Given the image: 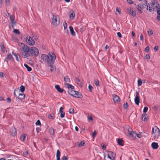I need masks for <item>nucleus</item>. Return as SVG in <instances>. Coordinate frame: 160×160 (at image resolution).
<instances>
[{
  "instance_id": "25",
  "label": "nucleus",
  "mask_w": 160,
  "mask_h": 160,
  "mask_svg": "<svg viewBox=\"0 0 160 160\" xmlns=\"http://www.w3.org/2000/svg\"><path fill=\"white\" fill-rule=\"evenodd\" d=\"M11 22L12 24H15V22L14 21V16L13 15H11L10 17Z\"/></svg>"
},
{
  "instance_id": "4",
  "label": "nucleus",
  "mask_w": 160,
  "mask_h": 160,
  "mask_svg": "<svg viewBox=\"0 0 160 160\" xmlns=\"http://www.w3.org/2000/svg\"><path fill=\"white\" fill-rule=\"evenodd\" d=\"M152 136L154 139H157L160 136V130L157 126L153 127L152 129Z\"/></svg>"
},
{
  "instance_id": "15",
  "label": "nucleus",
  "mask_w": 160,
  "mask_h": 160,
  "mask_svg": "<svg viewBox=\"0 0 160 160\" xmlns=\"http://www.w3.org/2000/svg\"><path fill=\"white\" fill-rule=\"evenodd\" d=\"M74 96L78 98H81L82 97L81 93L78 91H75Z\"/></svg>"
},
{
  "instance_id": "13",
  "label": "nucleus",
  "mask_w": 160,
  "mask_h": 160,
  "mask_svg": "<svg viewBox=\"0 0 160 160\" xmlns=\"http://www.w3.org/2000/svg\"><path fill=\"white\" fill-rule=\"evenodd\" d=\"M10 133L11 135L12 136H15L17 134V131L15 128L12 127L11 128L10 130Z\"/></svg>"
},
{
  "instance_id": "39",
  "label": "nucleus",
  "mask_w": 160,
  "mask_h": 160,
  "mask_svg": "<svg viewBox=\"0 0 160 160\" xmlns=\"http://www.w3.org/2000/svg\"><path fill=\"white\" fill-rule=\"evenodd\" d=\"M74 109L73 108H71L69 109V112L71 114H72L74 112Z\"/></svg>"
},
{
  "instance_id": "34",
  "label": "nucleus",
  "mask_w": 160,
  "mask_h": 160,
  "mask_svg": "<svg viewBox=\"0 0 160 160\" xmlns=\"http://www.w3.org/2000/svg\"><path fill=\"white\" fill-rule=\"evenodd\" d=\"M67 85L68 87L69 88V89H74V86L71 84H67Z\"/></svg>"
},
{
  "instance_id": "61",
  "label": "nucleus",
  "mask_w": 160,
  "mask_h": 160,
  "mask_svg": "<svg viewBox=\"0 0 160 160\" xmlns=\"http://www.w3.org/2000/svg\"><path fill=\"white\" fill-rule=\"evenodd\" d=\"M140 39L141 41H142L143 40V38L142 34H141L140 36Z\"/></svg>"
},
{
  "instance_id": "27",
  "label": "nucleus",
  "mask_w": 160,
  "mask_h": 160,
  "mask_svg": "<svg viewBox=\"0 0 160 160\" xmlns=\"http://www.w3.org/2000/svg\"><path fill=\"white\" fill-rule=\"evenodd\" d=\"M13 54L14 55L16 59L18 61H19L20 60V57L19 55L14 53L13 52Z\"/></svg>"
},
{
  "instance_id": "22",
  "label": "nucleus",
  "mask_w": 160,
  "mask_h": 160,
  "mask_svg": "<svg viewBox=\"0 0 160 160\" xmlns=\"http://www.w3.org/2000/svg\"><path fill=\"white\" fill-rule=\"evenodd\" d=\"M76 82L79 86H82V83L80 80L78 78H75Z\"/></svg>"
},
{
  "instance_id": "31",
  "label": "nucleus",
  "mask_w": 160,
  "mask_h": 160,
  "mask_svg": "<svg viewBox=\"0 0 160 160\" xmlns=\"http://www.w3.org/2000/svg\"><path fill=\"white\" fill-rule=\"evenodd\" d=\"M54 130L52 128H50L49 130V132L51 135H53L54 133Z\"/></svg>"
},
{
  "instance_id": "58",
  "label": "nucleus",
  "mask_w": 160,
  "mask_h": 160,
  "mask_svg": "<svg viewBox=\"0 0 160 160\" xmlns=\"http://www.w3.org/2000/svg\"><path fill=\"white\" fill-rule=\"evenodd\" d=\"M96 134V131H94V132H93L92 133V136L93 137V138H94L95 137Z\"/></svg>"
},
{
  "instance_id": "57",
  "label": "nucleus",
  "mask_w": 160,
  "mask_h": 160,
  "mask_svg": "<svg viewBox=\"0 0 160 160\" xmlns=\"http://www.w3.org/2000/svg\"><path fill=\"white\" fill-rule=\"evenodd\" d=\"M128 2L130 4H132L133 3V2L132 0H127Z\"/></svg>"
},
{
  "instance_id": "47",
  "label": "nucleus",
  "mask_w": 160,
  "mask_h": 160,
  "mask_svg": "<svg viewBox=\"0 0 160 160\" xmlns=\"http://www.w3.org/2000/svg\"><path fill=\"white\" fill-rule=\"evenodd\" d=\"M36 125H41V122L39 120H38L35 123Z\"/></svg>"
},
{
  "instance_id": "16",
  "label": "nucleus",
  "mask_w": 160,
  "mask_h": 160,
  "mask_svg": "<svg viewBox=\"0 0 160 160\" xmlns=\"http://www.w3.org/2000/svg\"><path fill=\"white\" fill-rule=\"evenodd\" d=\"M5 59L8 62V60H10L12 61H14V59L11 54H8L7 58H6Z\"/></svg>"
},
{
  "instance_id": "64",
  "label": "nucleus",
  "mask_w": 160,
  "mask_h": 160,
  "mask_svg": "<svg viewBox=\"0 0 160 160\" xmlns=\"http://www.w3.org/2000/svg\"><path fill=\"white\" fill-rule=\"evenodd\" d=\"M3 73L2 72H0V76L1 77H3Z\"/></svg>"
},
{
  "instance_id": "19",
  "label": "nucleus",
  "mask_w": 160,
  "mask_h": 160,
  "mask_svg": "<svg viewBox=\"0 0 160 160\" xmlns=\"http://www.w3.org/2000/svg\"><path fill=\"white\" fill-rule=\"evenodd\" d=\"M136 8L139 11V13H141L142 12V10L143 9V8L141 5H136Z\"/></svg>"
},
{
  "instance_id": "17",
  "label": "nucleus",
  "mask_w": 160,
  "mask_h": 160,
  "mask_svg": "<svg viewBox=\"0 0 160 160\" xmlns=\"http://www.w3.org/2000/svg\"><path fill=\"white\" fill-rule=\"evenodd\" d=\"M18 98L20 99H23L25 97V95L23 94V92L21 93H18Z\"/></svg>"
},
{
  "instance_id": "20",
  "label": "nucleus",
  "mask_w": 160,
  "mask_h": 160,
  "mask_svg": "<svg viewBox=\"0 0 160 160\" xmlns=\"http://www.w3.org/2000/svg\"><path fill=\"white\" fill-rule=\"evenodd\" d=\"M55 88L57 90L60 92H62L63 91V89L61 88L58 85H56L55 86Z\"/></svg>"
},
{
  "instance_id": "42",
  "label": "nucleus",
  "mask_w": 160,
  "mask_h": 160,
  "mask_svg": "<svg viewBox=\"0 0 160 160\" xmlns=\"http://www.w3.org/2000/svg\"><path fill=\"white\" fill-rule=\"evenodd\" d=\"M148 110V108L147 107H145L143 109V112L144 113L146 112Z\"/></svg>"
},
{
  "instance_id": "1",
  "label": "nucleus",
  "mask_w": 160,
  "mask_h": 160,
  "mask_svg": "<svg viewBox=\"0 0 160 160\" xmlns=\"http://www.w3.org/2000/svg\"><path fill=\"white\" fill-rule=\"evenodd\" d=\"M41 59L44 62L48 63V66L50 67L51 72H54L56 71V68L53 66L56 58L55 54L52 52H49L48 55L42 54L41 56Z\"/></svg>"
},
{
  "instance_id": "52",
  "label": "nucleus",
  "mask_w": 160,
  "mask_h": 160,
  "mask_svg": "<svg viewBox=\"0 0 160 160\" xmlns=\"http://www.w3.org/2000/svg\"><path fill=\"white\" fill-rule=\"evenodd\" d=\"M62 160H68V158L67 156H64L62 158Z\"/></svg>"
},
{
  "instance_id": "40",
  "label": "nucleus",
  "mask_w": 160,
  "mask_h": 160,
  "mask_svg": "<svg viewBox=\"0 0 160 160\" xmlns=\"http://www.w3.org/2000/svg\"><path fill=\"white\" fill-rule=\"evenodd\" d=\"M32 38L34 40V41H35V40L36 41L38 40V37L36 35H34L32 37Z\"/></svg>"
},
{
  "instance_id": "24",
  "label": "nucleus",
  "mask_w": 160,
  "mask_h": 160,
  "mask_svg": "<svg viewBox=\"0 0 160 160\" xmlns=\"http://www.w3.org/2000/svg\"><path fill=\"white\" fill-rule=\"evenodd\" d=\"M148 115L146 113H144L142 114V119L144 121H146L147 120Z\"/></svg>"
},
{
  "instance_id": "44",
  "label": "nucleus",
  "mask_w": 160,
  "mask_h": 160,
  "mask_svg": "<svg viewBox=\"0 0 160 160\" xmlns=\"http://www.w3.org/2000/svg\"><path fill=\"white\" fill-rule=\"evenodd\" d=\"M128 107V104L127 102L124 103L123 105V107L125 109H127Z\"/></svg>"
},
{
  "instance_id": "54",
  "label": "nucleus",
  "mask_w": 160,
  "mask_h": 160,
  "mask_svg": "<svg viewBox=\"0 0 160 160\" xmlns=\"http://www.w3.org/2000/svg\"><path fill=\"white\" fill-rule=\"evenodd\" d=\"M149 49V48L148 47H147L145 49V51L147 52H148Z\"/></svg>"
},
{
  "instance_id": "46",
  "label": "nucleus",
  "mask_w": 160,
  "mask_h": 160,
  "mask_svg": "<svg viewBox=\"0 0 160 160\" xmlns=\"http://www.w3.org/2000/svg\"><path fill=\"white\" fill-rule=\"evenodd\" d=\"M157 9V13H160V5L159 4V6H158V7Z\"/></svg>"
},
{
  "instance_id": "2",
  "label": "nucleus",
  "mask_w": 160,
  "mask_h": 160,
  "mask_svg": "<svg viewBox=\"0 0 160 160\" xmlns=\"http://www.w3.org/2000/svg\"><path fill=\"white\" fill-rule=\"evenodd\" d=\"M18 45L19 46V51L24 58H26L30 56V48L26 45L20 43Z\"/></svg>"
},
{
  "instance_id": "9",
  "label": "nucleus",
  "mask_w": 160,
  "mask_h": 160,
  "mask_svg": "<svg viewBox=\"0 0 160 160\" xmlns=\"http://www.w3.org/2000/svg\"><path fill=\"white\" fill-rule=\"evenodd\" d=\"M107 152L108 153V158L110 160H115L116 154L114 152L108 151H107Z\"/></svg>"
},
{
  "instance_id": "14",
  "label": "nucleus",
  "mask_w": 160,
  "mask_h": 160,
  "mask_svg": "<svg viewBox=\"0 0 160 160\" xmlns=\"http://www.w3.org/2000/svg\"><path fill=\"white\" fill-rule=\"evenodd\" d=\"M69 18L70 19L72 20L74 19L75 16V13L73 10H71L69 12Z\"/></svg>"
},
{
  "instance_id": "36",
  "label": "nucleus",
  "mask_w": 160,
  "mask_h": 160,
  "mask_svg": "<svg viewBox=\"0 0 160 160\" xmlns=\"http://www.w3.org/2000/svg\"><path fill=\"white\" fill-rule=\"evenodd\" d=\"M84 143L85 142L84 141H82L78 144V146L79 147H81L83 146L84 144Z\"/></svg>"
},
{
  "instance_id": "56",
  "label": "nucleus",
  "mask_w": 160,
  "mask_h": 160,
  "mask_svg": "<svg viewBox=\"0 0 160 160\" xmlns=\"http://www.w3.org/2000/svg\"><path fill=\"white\" fill-rule=\"evenodd\" d=\"M18 91H19V90H15L14 91V95L17 98H18V95H16V92H18Z\"/></svg>"
},
{
  "instance_id": "12",
  "label": "nucleus",
  "mask_w": 160,
  "mask_h": 160,
  "mask_svg": "<svg viewBox=\"0 0 160 160\" xmlns=\"http://www.w3.org/2000/svg\"><path fill=\"white\" fill-rule=\"evenodd\" d=\"M113 99L115 103H118L120 102V98L117 95L114 94L113 95Z\"/></svg>"
},
{
  "instance_id": "29",
  "label": "nucleus",
  "mask_w": 160,
  "mask_h": 160,
  "mask_svg": "<svg viewBox=\"0 0 160 160\" xmlns=\"http://www.w3.org/2000/svg\"><path fill=\"white\" fill-rule=\"evenodd\" d=\"M24 65L25 67L27 69V70L28 71L30 72L32 70V68L30 67H29L27 64H24Z\"/></svg>"
},
{
  "instance_id": "3",
  "label": "nucleus",
  "mask_w": 160,
  "mask_h": 160,
  "mask_svg": "<svg viewBox=\"0 0 160 160\" xmlns=\"http://www.w3.org/2000/svg\"><path fill=\"white\" fill-rule=\"evenodd\" d=\"M158 6L159 4L157 2L154 1L147 6V9L149 10L150 12H152L158 8Z\"/></svg>"
},
{
  "instance_id": "38",
  "label": "nucleus",
  "mask_w": 160,
  "mask_h": 160,
  "mask_svg": "<svg viewBox=\"0 0 160 160\" xmlns=\"http://www.w3.org/2000/svg\"><path fill=\"white\" fill-rule=\"evenodd\" d=\"M54 115L53 113L50 114L48 116V118L51 119H53L54 118Z\"/></svg>"
},
{
  "instance_id": "51",
  "label": "nucleus",
  "mask_w": 160,
  "mask_h": 160,
  "mask_svg": "<svg viewBox=\"0 0 160 160\" xmlns=\"http://www.w3.org/2000/svg\"><path fill=\"white\" fill-rule=\"evenodd\" d=\"M92 87L90 85H89L88 86V88L90 91H91L93 89Z\"/></svg>"
},
{
  "instance_id": "30",
  "label": "nucleus",
  "mask_w": 160,
  "mask_h": 160,
  "mask_svg": "<svg viewBox=\"0 0 160 160\" xmlns=\"http://www.w3.org/2000/svg\"><path fill=\"white\" fill-rule=\"evenodd\" d=\"M117 142L120 145L122 146L123 145L122 140L121 139H118Z\"/></svg>"
},
{
  "instance_id": "28",
  "label": "nucleus",
  "mask_w": 160,
  "mask_h": 160,
  "mask_svg": "<svg viewBox=\"0 0 160 160\" xmlns=\"http://www.w3.org/2000/svg\"><path fill=\"white\" fill-rule=\"evenodd\" d=\"M27 135L25 134H24L21 135L20 137V139L21 141H23L26 138Z\"/></svg>"
},
{
  "instance_id": "49",
  "label": "nucleus",
  "mask_w": 160,
  "mask_h": 160,
  "mask_svg": "<svg viewBox=\"0 0 160 160\" xmlns=\"http://www.w3.org/2000/svg\"><path fill=\"white\" fill-rule=\"evenodd\" d=\"M63 27L65 29H66L67 27V24L66 22H64Z\"/></svg>"
},
{
  "instance_id": "63",
  "label": "nucleus",
  "mask_w": 160,
  "mask_h": 160,
  "mask_svg": "<svg viewBox=\"0 0 160 160\" xmlns=\"http://www.w3.org/2000/svg\"><path fill=\"white\" fill-rule=\"evenodd\" d=\"M88 118L89 120L92 121L93 120V118L92 116H90L88 117Z\"/></svg>"
},
{
  "instance_id": "50",
  "label": "nucleus",
  "mask_w": 160,
  "mask_h": 160,
  "mask_svg": "<svg viewBox=\"0 0 160 160\" xmlns=\"http://www.w3.org/2000/svg\"><path fill=\"white\" fill-rule=\"evenodd\" d=\"M158 16L157 17V19L158 21H160V13H157Z\"/></svg>"
},
{
  "instance_id": "7",
  "label": "nucleus",
  "mask_w": 160,
  "mask_h": 160,
  "mask_svg": "<svg viewBox=\"0 0 160 160\" xmlns=\"http://www.w3.org/2000/svg\"><path fill=\"white\" fill-rule=\"evenodd\" d=\"M38 50L36 48L32 47L30 48V56L31 55L36 57L38 56Z\"/></svg>"
},
{
  "instance_id": "60",
  "label": "nucleus",
  "mask_w": 160,
  "mask_h": 160,
  "mask_svg": "<svg viewBox=\"0 0 160 160\" xmlns=\"http://www.w3.org/2000/svg\"><path fill=\"white\" fill-rule=\"evenodd\" d=\"M145 57L146 59H149L150 58V56L148 54H147L146 55Z\"/></svg>"
},
{
  "instance_id": "32",
  "label": "nucleus",
  "mask_w": 160,
  "mask_h": 160,
  "mask_svg": "<svg viewBox=\"0 0 160 160\" xmlns=\"http://www.w3.org/2000/svg\"><path fill=\"white\" fill-rule=\"evenodd\" d=\"M64 80L66 82H70V81L69 78L67 76L65 77Z\"/></svg>"
},
{
  "instance_id": "23",
  "label": "nucleus",
  "mask_w": 160,
  "mask_h": 160,
  "mask_svg": "<svg viewBox=\"0 0 160 160\" xmlns=\"http://www.w3.org/2000/svg\"><path fill=\"white\" fill-rule=\"evenodd\" d=\"M75 91H74L73 89H68V92L70 95L74 96L75 93Z\"/></svg>"
},
{
  "instance_id": "11",
  "label": "nucleus",
  "mask_w": 160,
  "mask_h": 160,
  "mask_svg": "<svg viewBox=\"0 0 160 160\" xmlns=\"http://www.w3.org/2000/svg\"><path fill=\"white\" fill-rule=\"evenodd\" d=\"M127 10L128 12L133 17L136 16V12L134 9L129 7L127 9Z\"/></svg>"
},
{
  "instance_id": "35",
  "label": "nucleus",
  "mask_w": 160,
  "mask_h": 160,
  "mask_svg": "<svg viewBox=\"0 0 160 160\" xmlns=\"http://www.w3.org/2000/svg\"><path fill=\"white\" fill-rule=\"evenodd\" d=\"M94 84L97 86H99V81L97 80H95L94 81Z\"/></svg>"
},
{
  "instance_id": "26",
  "label": "nucleus",
  "mask_w": 160,
  "mask_h": 160,
  "mask_svg": "<svg viewBox=\"0 0 160 160\" xmlns=\"http://www.w3.org/2000/svg\"><path fill=\"white\" fill-rule=\"evenodd\" d=\"M60 152L58 150H57L56 153V157L57 160H60Z\"/></svg>"
},
{
  "instance_id": "21",
  "label": "nucleus",
  "mask_w": 160,
  "mask_h": 160,
  "mask_svg": "<svg viewBox=\"0 0 160 160\" xmlns=\"http://www.w3.org/2000/svg\"><path fill=\"white\" fill-rule=\"evenodd\" d=\"M70 31L72 35L74 36L75 35V33L73 30V28L72 26H70L69 27Z\"/></svg>"
},
{
  "instance_id": "55",
  "label": "nucleus",
  "mask_w": 160,
  "mask_h": 160,
  "mask_svg": "<svg viewBox=\"0 0 160 160\" xmlns=\"http://www.w3.org/2000/svg\"><path fill=\"white\" fill-rule=\"evenodd\" d=\"M117 35L118 37L121 38L122 37L121 34L120 32H118L117 33Z\"/></svg>"
},
{
  "instance_id": "62",
  "label": "nucleus",
  "mask_w": 160,
  "mask_h": 160,
  "mask_svg": "<svg viewBox=\"0 0 160 160\" xmlns=\"http://www.w3.org/2000/svg\"><path fill=\"white\" fill-rule=\"evenodd\" d=\"M154 49L156 51L158 50V47L157 46H155L154 47Z\"/></svg>"
},
{
  "instance_id": "18",
  "label": "nucleus",
  "mask_w": 160,
  "mask_h": 160,
  "mask_svg": "<svg viewBox=\"0 0 160 160\" xmlns=\"http://www.w3.org/2000/svg\"><path fill=\"white\" fill-rule=\"evenodd\" d=\"M153 149H157L158 147V143L157 142H152L151 145Z\"/></svg>"
},
{
  "instance_id": "6",
  "label": "nucleus",
  "mask_w": 160,
  "mask_h": 160,
  "mask_svg": "<svg viewBox=\"0 0 160 160\" xmlns=\"http://www.w3.org/2000/svg\"><path fill=\"white\" fill-rule=\"evenodd\" d=\"M126 128L128 129L127 130L128 131L129 135L132 137L134 136V135L137 136L139 138H141L142 137L141 134H137L136 132L132 131L131 128L128 125L126 126Z\"/></svg>"
},
{
  "instance_id": "41",
  "label": "nucleus",
  "mask_w": 160,
  "mask_h": 160,
  "mask_svg": "<svg viewBox=\"0 0 160 160\" xmlns=\"http://www.w3.org/2000/svg\"><path fill=\"white\" fill-rule=\"evenodd\" d=\"M13 32L14 33L17 34H19L20 33L19 30L17 29H14L13 30Z\"/></svg>"
},
{
  "instance_id": "59",
  "label": "nucleus",
  "mask_w": 160,
  "mask_h": 160,
  "mask_svg": "<svg viewBox=\"0 0 160 160\" xmlns=\"http://www.w3.org/2000/svg\"><path fill=\"white\" fill-rule=\"evenodd\" d=\"M7 102H8L9 103H10L11 102V99L9 98H7Z\"/></svg>"
},
{
  "instance_id": "48",
  "label": "nucleus",
  "mask_w": 160,
  "mask_h": 160,
  "mask_svg": "<svg viewBox=\"0 0 160 160\" xmlns=\"http://www.w3.org/2000/svg\"><path fill=\"white\" fill-rule=\"evenodd\" d=\"M60 117L62 118H63L64 117L65 115V113L64 112H60Z\"/></svg>"
},
{
  "instance_id": "53",
  "label": "nucleus",
  "mask_w": 160,
  "mask_h": 160,
  "mask_svg": "<svg viewBox=\"0 0 160 160\" xmlns=\"http://www.w3.org/2000/svg\"><path fill=\"white\" fill-rule=\"evenodd\" d=\"M148 34L150 35H152L153 34V32H152V31L151 30H149V31H148Z\"/></svg>"
},
{
  "instance_id": "45",
  "label": "nucleus",
  "mask_w": 160,
  "mask_h": 160,
  "mask_svg": "<svg viewBox=\"0 0 160 160\" xmlns=\"http://www.w3.org/2000/svg\"><path fill=\"white\" fill-rule=\"evenodd\" d=\"M101 146L102 149H105L106 148V146L103 143H101Z\"/></svg>"
},
{
  "instance_id": "10",
  "label": "nucleus",
  "mask_w": 160,
  "mask_h": 160,
  "mask_svg": "<svg viewBox=\"0 0 160 160\" xmlns=\"http://www.w3.org/2000/svg\"><path fill=\"white\" fill-rule=\"evenodd\" d=\"M134 102L136 104L138 105H139L140 102V98L139 97V93L138 92H136V95L134 99Z\"/></svg>"
},
{
  "instance_id": "43",
  "label": "nucleus",
  "mask_w": 160,
  "mask_h": 160,
  "mask_svg": "<svg viewBox=\"0 0 160 160\" xmlns=\"http://www.w3.org/2000/svg\"><path fill=\"white\" fill-rule=\"evenodd\" d=\"M138 86H140L141 85L142 82L140 80L138 79Z\"/></svg>"
},
{
  "instance_id": "5",
  "label": "nucleus",
  "mask_w": 160,
  "mask_h": 160,
  "mask_svg": "<svg viewBox=\"0 0 160 160\" xmlns=\"http://www.w3.org/2000/svg\"><path fill=\"white\" fill-rule=\"evenodd\" d=\"M52 23L54 26H57L59 23V19L58 16L55 14L52 15Z\"/></svg>"
},
{
  "instance_id": "8",
  "label": "nucleus",
  "mask_w": 160,
  "mask_h": 160,
  "mask_svg": "<svg viewBox=\"0 0 160 160\" xmlns=\"http://www.w3.org/2000/svg\"><path fill=\"white\" fill-rule=\"evenodd\" d=\"M26 42L28 45L32 46L35 44V41L30 36H27L26 38Z\"/></svg>"
},
{
  "instance_id": "37",
  "label": "nucleus",
  "mask_w": 160,
  "mask_h": 160,
  "mask_svg": "<svg viewBox=\"0 0 160 160\" xmlns=\"http://www.w3.org/2000/svg\"><path fill=\"white\" fill-rule=\"evenodd\" d=\"M20 90L22 92H23L25 90V87L21 85L20 87Z\"/></svg>"
},
{
  "instance_id": "33",
  "label": "nucleus",
  "mask_w": 160,
  "mask_h": 160,
  "mask_svg": "<svg viewBox=\"0 0 160 160\" xmlns=\"http://www.w3.org/2000/svg\"><path fill=\"white\" fill-rule=\"evenodd\" d=\"M2 51L3 52H4L5 51V49L3 43H1L0 45Z\"/></svg>"
}]
</instances>
